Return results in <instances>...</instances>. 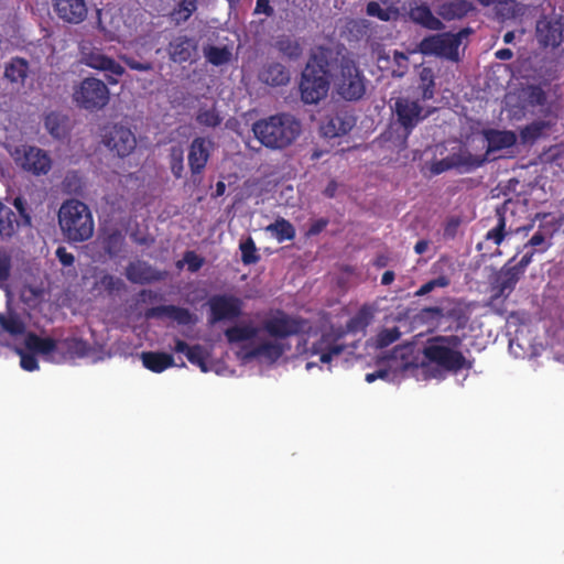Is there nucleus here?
<instances>
[{
    "instance_id": "f257e3e1",
    "label": "nucleus",
    "mask_w": 564,
    "mask_h": 564,
    "mask_svg": "<svg viewBox=\"0 0 564 564\" xmlns=\"http://www.w3.org/2000/svg\"><path fill=\"white\" fill-rule=\"evenodd\" d=\"M336 63L337 48L317 46L312 51L300 82L301 99L304 104L316 105L327 97Z\"/></svg>"
},
{
    "instance_id": "f03ea898",
    "label": "nucleus",
    "mask_w": 564,
    "mask_h": 564,
    "mask_svg": "<svg viewBox=\"0 0 564 564\" xmlns=\"http://www.w3.org/2000/svg\"><path fill=\"white\" fill-rule=\"evenodd\" d=\"M302 124L293 115L281 112L259 119L252 124V132L261 145L271 150L290 147L301 134Z\"/></svg>"
},
{
    "instance_id": "7ed1b4c3",
    "label": "nucleus",
    "mask_w": 564,
    "mask_h": 564,
    "mask_svg": "<svg viewBox=\"0 0 564 564\" xmlns=\"http://www.w3.org/2000/svg\"><path fill=\"white\" fill-rule=\"evenodd\" d=\"M462 343L457 335L434 336L424 346L423 356L430 364L448 372L456 373L463 369H470L471 362L459 350Z\"/></svg>"
},
{
    "instance_id": "20e7f679",
    "label": "nucleus",
    "mask_w": 564,
    "mask_h": 564,
    "mask_svg": "<svg viewBox=\"0 0 564 564\" xmlns=\"http://www.w3.org/2000/svg\"><path fill=\"white\" fill-rule=\"evenodd\" d=\"M58 224L65 238L70 242H83L94 235V219L89 207L78 200L64 202L58 212Z\"/></svg>"
},
{
    "instance_id": "39448f33",
    "label": "nucleus",
    "mask_w": 564,
    "mask_h": 564,
    "mask_svg": "<svg viewBox=\"0 0 564 564\" xmlns=\"http://www.w3.org/2000/svg\"><path fill=\"white\" fill-rule=\"evenodd\" d=\"M332 80L336 94L347 101H357L366 94V78L359 67L337 48L336 72Z\"/></svg>"
},
{
    "instance_id": "423d86ee",
    "label": "nucleus",
    "mask_w": 564,
    "mask_h": 564,
    "mask_svg": "<svg viewBox=\"0 0 564 564\" xmlns=\"http://www.w3.org/2000/svg\"><path fill=\"white\" fill-rule=\"evenodd\" d=\"M471 33V29L464 28L457 33L443 32L431 34L421 40L416 51L424 56H436L457 62L458 48L464 37Z\"/></svg>"
},
{
    "instance_id": "0eeeda50",
    "label": "nucleus",
    "mask_w": 564,
    "mask_h": 564,
    "mask_svg": "<svg viewBox=\"0 0 564 564\" xmlns=\"http://www.w3.org/2000/svg\"><path fill=\"white\" fill-rule=\"evenodd\" d=\"M535 37L541 47L549 50L557 64H564V18L542 17L536 22Z\"/></svg>"
},
{
    "instance_id": "6e6552de",
    "label": "nucleus",
    "mask_w": 564,
    "mask_h": 564,
    "mask_svg": "<svg viewBox=\"0 0 564 564\" xmlns=\"http://www.w3.org/2000/svg\"><path fill=\"white\" fill-rule=\"evenodd\" d=\"M72 98L78 108L94 112L109 104L110 90L101 79L86 77L74 86Z\"/></svg>"
},
{
    "instance_id": "1a4fd4ad",
    "label": "nucleus",
    "mask_w": 564,
    "mask_h": 564,
    "mask_svg": "<svg viewBox=\"0 0 564 564\" xmlns=\"http://www.w3.org/2000/svg\"><path fill=\"white\" fill-rule=\"evenodd\" d=\"M208 324L216 325L224 321H235L242 314V300L231 294H215L207 301Z\"/></svg>"
},
{
    "instance_id": "9d476101",
    "label": "nucleus",
    "mask_w": 564,
    "mask_h": 564,
    "mask_svg": "<svg viewBox=\"0 0 564 564\" xmlns=\"http://www.w3.org/2000/svg\"><path fill=\"white\" fill-rule=\"evenodd\" d=\"M80 62L93 69L104 72L109 85H117L126 69L115 58L106 55L101 48H83Z\"/></svg>"
},
{
    "instance_id": "9b49d317",
    "label": "nucleus",
    "mask_w": 564,
    "mask_h": 564,
    "mask_svg": "<svg viewBox=\"0 0 564 564\" xmlns=\"http://www.w3.org/2000/svg\"><path fill=\"white\" fill-rule=\"evenodd\" d=\"M305 325V319L278 311L262 323V328L269 336L284 339L304 332Z\"/></svg>"
},
{
    "instance_id": "f8f14e48",
    "label": "nucleus",
    "mask_w": 564,
    "mask_h": 564,
    "mask_svg": "<svg viewBox=\"0 0 564 564\" xmlns=\"http://www.w3.org/2000/svg\"><path fill=\"white\" fill-rule=\"evenodd\" d=\"M213 150L214 141L209 138L195 137L192 140L188 147L187 162L194 184L200 183L202 174L206 169Z\"/></svg>"
},
{
    "instance_id": "ddd939ff",
    "label": "nucleus",
    "mask_w": 564,
    "mask_h": 564,
    "mask_svg": "<svg viewBox=\"0 0 564 564\" xmlns=\"http://www.w3.org/2000/svg\"><path fill=\"white\" fill-rule=\"evenodd\" d=\"M393 109L398 122L404 129L405 138L409 137L417 123L425 118V115H422L423 108L419 100L399 97L395 99Z\"/></svg>"
},
{
    "instance_id": "4468645a",
    "label": "nucleus",
    "mask_w": 564,
    "mask_h": 564,
    "mask_svg": "<svg viewBox=\"0 0 564 564\" xmlns=\"http://www.w3.org/2000/svg\"><path fill=\"white\" fill-rule=\"evenodd\" d=\"M104 142L120 158L128 156L137 147L133 132L129 128L118 124L112 126L104 135Z\"/></svg>"
},
{
    "instance_id": "2eb2a0df",
    "label": "nucleus",
    "mask_w": 564,
    "mask_h": 564,
    "mask_svg": "<svg viewBox=\"0 0 564 564\" xmlns=\"http://www.w3.org/2000/svg\"><path fill=\"white\" fill-rule=\"evenodd\" d=\"M15 161L24 171L34 175L47 174L52 166L48 154L36 147H24Z\"/></svg>"
},
{
    "instance_id": "dca6fc26",
    "label": "nucleus",
    "mask_w": 564,
    "mask_h": 564,
    "mask_svg": "<svg viewBox=\"0 0 564 564\" xmlns=\"http://www.w3.org/2000/svg\"><path fill=\"white\" fill-rule=\"evenodd\" d=\"M481 135L487 142L486 152L484 155L489 156L498 151L513 148L517 144V133L512 130H499L495 128H487L481 131Z\"/></svg>"
},
{
    "instance_id": "f3484780",
    "label": "nucleus",
    "mask_w": 564,
    "mask_h": 564,
    "mask_svg": "<svg viewBox=\"0 0 564 564\" xmlns=\"http://www.w3.org/2000/svg\"><path fill=\"white\" fill-rule=\"evenodd\" d=\"M197 50V41L187 35L175 36L167 46L171 61L177 64L195 61Z\"/></svg>"
},
{
    "instance_id": "a211bd4d",
    "label": "nucleus",
    "mask_w": 564,
    "mask_h": 564,
    "mask_svg": "<svg viewBox=\"0 0 564 564\" xmlns=\"http://www.w3.org/2000/svg\"><path fill=\"white\" fill-rule=\"evenodd\" d=\"M147 318H170L178 325H192L197 322L196 316L185 307L176 305H159L145 311Z\"/></svg>"
},
{
    "instance_id": "6ab92c4d",
    "label": "nucleus",
    "mask_w": 564,
    "mask_h": 564,
    "mask_svg": "<svg viewBox=\"0 0 564 564\" xmlns=\"http://www.w3.org/2000/svg\"><path fill=\"white\" fill-rule=\"evenodd\" d=\"M53 7L57 17L70 24H79L87 17L85 0H53Z\"/></svg>"
},
{
    "instance_id": "aec40b11",
    "label": "nucleus",
    "mask_w": 564,
    "mask_h": 564,
    "mask_svg": "<svg viewBox=\"0 0 564 564\" xmlns=\"http://www.w3.org/2000/svg\"><path fill=\"white\" fill-rule=\"evenodd\" d=\"M509 263L510 261L501 268L492 282L494 299H507L516 289L517 283L522 276L519 271H516Z\"/></svg>"
},
{
    "instance_id": "412c9836",
    "label": "nucleus",
    "mask_w": 564,
    "mask_h": 564,
    "mask_svg": "<svg viewBox=\"0 0 564 564\" xmlns=\"http://www.w3.org/2000/svg\"><path fill=\"white\" fill-rule=\"evenodd\" d=\"M355 126V118L346 111L329 116L322 124L321 130L325 138H336L347 134Z\"/></svg>"
},
{
    "instance_id": "4be33fe9",
    "label": "nucleus",
    "mask_w": 564,
    "mask_h": 564,
    "mask_svg": "<svg viewBox=\"0 0 564 564\" xmlns=\"http://www.w3.org/2000/svg\"><path fill=\"white\" fill-rule=\"evenodd\" d=\"M126 278L135 284H147L161 280V273L142 260L131 261L126 267Z\"/></svg>"
},
{
    "instance_id": "5701e85b",
    "label": "nucleus",
    "mask_w": 564,
    "mask_h": 564,
    "mask_svg": "<svg viewBox=\"0 0 564 564\" xmlns=\"http://www.w3.org/2000/svg\"><path fill=\"white\" fill-rule=\"evenodd\" d=\"M258 78L271 87L285 86L290 82V72L283 64L271 62L260 68Z\"/></svg>"
},
{
    "instance_id": "b1692460",
    "label": "nucleus",
    "mask_w": 564,
    "mask_h": 564,
    "mask_svg": "<svg viewBox=\"0 0 564 564\" xmlns=\"http://www.w3.org/2000/svg\"><path fill=\"white\" fill-rule=\"evenodd\" d=\"M345 349L343 344H338V337L327 333L312 345V354L319 355L323 364H329L334 356L340 355Z\"/></svg>"
},
{
    "instance_id": "393cba45",
    "label": "nucleus",
    "mask_w": 564,
    "mask_h": 564,
    "mask_svg": "<svg viewBox=\"0 0 564 564\" xmlns=\"http://www.w3.org/2000/svg\"><path fill=\"white\" fill-rule=\"evenodd\" d=\"M409 18L413 23L431 31H442L445 28L441 19L435 17L425 3L411 7Z\"/></svg>"
},
{
    "instance_id": "a878e982",
    "label": "nucleus",
    "mask_w": 564,
    "mask_h": 564,
    "mask_svg": "<svg viewBox=\"0 0 564 564\" xmlns=\"http://www.w3.org/2000/svg\"><path fill=\"white\" fill-rule=\"evenodd\" d=\"M91 352L89 343L80 337L70 336L58 340V354L64 359L85 358Z\"/></svg>"
},
{
    "instance_id": "bb28decb",
    "label": "nucleus",
    "mask_w": 564,
    "mask_h": 564,
    "mask_svg": "<svg viewBox=\"0 0 564 564\" xmlns=\"http://www.w3.org/2000/svg\"><path fill=\"white\" fill-rule=\"evenodd\" d=\"M175 352H182L185 354L187 360L192 364L197 366L203 372L208 371V365H207V358L208 352L199 344L189 346L186 341L182 339H175V346H174Z\"/></svg>"
},
{
    "instance_id": "cd10ccee",
    "label": "nucleus",
    "mask_w": 564,
    "mask_h": 564,
    "mask_svg": "<svg viewBox=\"0 0 564 564\" xmlns=\"http://www.w3.org/2000/svg\"><path fill=\"white\" fill-rule=\"evenodd\" d=\"M44 128L52 138L63 140L70 131L69 118L61 111H51L44 117Z\"/></svg>"
},
{
    "instance_id": "c85d7f7f",
    "label": "nucleus",
    "mask_w": 564,
    "mask_h": 564,
    "mask_svg": "<svg viewBox=\"0 0 564 564\" xmlns=\"http://www.w3.org/2000/svg\"><path fill=\"white\" fill-rule=\"evenodd\" d=\"M474 9L468 0H446L437 6V15L445 21L460 20Z\"/></svg>"
},
{
    "instance_id": "c756f323",
    "label": "nucleus",
    "mask_w": 564,
    "mask_h": 564,
    "mask_svg": "<svg viewBox=\"0 0 564 564\" xmlns=\"http://www.w3.org/2000/svg\"><path fill=\"white\" fill-rule=\"evenodd\" d=\"M454 169L460 172H471L485 165L490 159L487 155H475L464 148H459L457 152L451 153Z\"/></svg>"
},
{
    "instance_id": "7c9ffc66",
    "label": "nucleus",
    "mask_w": 564,
    "mask_h": 564,
    "mask_svg": "<svg viewBox=\"0 0 564 564\" xmlns=\"http://www.w3.org/2000/svg\"><path fill=\"white\" fill-rule=\"evenodd\" d=\"M30 73V65L25 58L12 57L4 67V78L11 84L23 86Z\"/></svg>"
},
{
    "instance_id": "2f4dec72",
    "label": "nucleus",
    "mask_w": 564,
    "mask_h": 564,
    "mask_svg": "<svg viewBox=\"0 0 564 564\" xmlns=\"http://www.w3.org/2000/svg\"><path fill=\"white\" fill-rule=\"evenodd\" d=\"M24 344L32 352L41 355L58 352V340L52 337H41L34 333H29L25 337Z\"/></svg>"
},
{
    "instance_id": "473e14b6",
    "label": "nucleus",
    "mask_w": 564,
    "mask_h": 564,
    "mask_svg": "<svg viewBox=\"0 0 564 564\" xmlns=\"http://www.w3.org/2000/svg\"><path fill=\"white\" fill-rule=\"evenodd\" d=\"M285 346L278 341H263L246 354L247 359L264 357L274 362L282 357Z\"/></svg>"
},
{
    "instance_id": "72a5a7b5",
    "label": "nucleus",
    "mask_w": 564,
    "mask_h": 564,
    "mask_svg": "<svg viewBox=\"0 0 564 564\" xmlns=\"http://www.w3.org/2000/svg\"><path fill=\"white\" fill-rule=\"evenodd\" d=\"M20 227V221L15 212L0 202V239H10Z\"/></svg>"
},
{
    "instance_id": "f704fd0d",
    "label": "nucleus",
    "mask_w": 564,
    "mask_h": 564,
    "mask_svg": "<svg viewBox=\"0 0 564 564\" xmlns=\"http://www.w3.org/2000/svg\"><path fill=\"white\" fill-rule=\"evenodd\" d=\"M143 366L160 373L174 365V358L167 352L147 351L141 355Z\"/></svg>"
},
{
    "instance_id": "c9c22d12",
    "label": "nucleus",
    "mask_w": 564,
    "mask_h": 564,
    "mask_svg": "<svg viewBox=\"0 0 564 564\" xmlns=\"http://www.w3.org/2000/svg\"><path fill=\"white\" fill-rule=\"evenodd\" d=\"M259 333V328L251 325H235L225 330V337L229 344H237L253 339Z\"/></svg>"
},
{
    "instance_id": "e433bc0d",
    "label": "nucleus",
    "mask_w": 564,
    "mask_h": 564,
    "mask_svg": "<svg viewBox=\"0 0 564 564\" xmlns=\"http://www.w3.org/2000/svg\"><path fill=\"white\" fill-rule=\"evenodd\" d=\"M265 230L270 232L279 242L293 240L296 231L294 226L283 217H279L274 223L268 225Z\"/></svg>"
},
{
    "instance_id": "4c0bfd02",
    "label": "nucleus",
    "mask_w": 564,
    "mask_h": 564,
    "mask_svg": "<svg viewBox=\"0 0 564 564\" xmlns=\"http://www.w3.org/2000/svg\"><path fill=\"white\" fill-rule=\"evenodd\" d=\"M372 318H373L372 310L369 306L364 305L347 322V324H346L347 333L357 334L359 332H365V329L371 323Z\"/></svg>"
},
{
    "instance_id": "58836bf2",
    "label": "nucleus",
    "mask_w": 564,
    "mask_h": 564,
    "mask_svg": "<svg viewBox=\"0 0 564 564\" xmlns=\"http://www.w3.org/2000/svg\"><path fill=\"white\" fill-rule=\"evenodd\" d=\"M197 10V0H178L170 13L171 20L180 25L189 20Z\"/></svg>"
},
{
    "instance_id": "ea45409f",
    "label": "nucleus",
    "mask_w": 564,
    "mask_h": 564,
    "mask_svg": "<svg viewBox=\"0 0 564 564\" xmlns=\"http://www.w3.org/2000/svg\"><path fill=\"white\" fill-rule=\"evenodd\" d=\"M506 212L503 207L496 208L497 224L494 228L487 231L485 239L487 241L494 242L496 246H500L503 241L507 231H506Z\"/></svg>"
},
{
    "instance_id": "a19ab883",
    "label": "nucleus",
    "mask_w": 564,
    "mask_h": 564,
    "mask_svg": "<svg viewBox=\"0 0 564 564\" xmlns=\"http://www.w3.org/2000/svg\"><path fill=\"white\" fill-rule=\"evenodd\" d=\"M204 55L206 59L214 66H221L227 64L231 58V52L227 46L218 47L208 45L204 47Z\"/></svg>"
},
{
    "instance_id": "79ce46f5",
    "label": "nucleus",
    "mask_w": 564,
    "mask_h": 564,
    "mask_svg": "<svg viewBox=\"0 0 564 564\" xmlns=\"http://www.w3.org/2000/svg\"><path fill=\"white\" fill-rule=\"evenodd\" d=\"M169 165L175 178L184 176V150L181 145H173L169 150Z\"/></svg>"
},
{
    "instance_id": "37998d69",
    "label": "nucleus",
    "mask_w": 564,
    "mask_h": 564,
    "mask_svg": "<svg viewBox=\"0 0 564 564\" xmlns=\"http://www.w3.org/2000/svg\"><path fill=\"white\" fill-rule=\"evenodd\" d=\"M366 13L383 22L395 20L399 15L398 9L392 7L382 8L377 1L367 3Z\"/></svg>"
},
{
    "instance_id": "c03bdc74",
    "label": "nucleus",
    "mask_w": 564,
    "mask_h": 564,
    "mask_svg": "<svg viewBox=\"0 0 564 564\" xmlns=\"http://www.w3.org/2000/svg\"><path fill=\"white\" fill-rule=\"evenodd\" d=\"M523 100L531 107L543 106L546 102V94L539 85H529L522 90Z\"/></svg>"
},
{
    "instance_id": "a18cd8bd",
    "label": "nucleus",
    "mask_w": 564,
    "mask_h": 564,
    "mask_svg": "<svg viewBox=\"0 0 564 564\" xmlns=\"http://www.w3.org/2000/svg\"><path fill=\"white\" fill-rule=\"evenodd\" d=\"M546 128L547 123L542 120L533 121L530 124H527L520 130V138L522 143L534 142L543 134Z\"/></svg>"
},
{
    "instance_id": "49530a36",
    "label": "nucleus",
    "mask_w": 564,
    "mask_h": 564,
    "mask_svg": "<svg viewBox=\"0 0 564 564\" xmlns=\"http://www.w3.org/2000/svg\"><path fill=\"white\" fill-rule=\"evenodd\" d=\"M100 289H102L105 292H107L109 295H112L115 293H118L122 290H124L126 284L122 279L111 275L109 273L102 274L97 283Z\"/></svg>"
},
{
    "instance_id": "de8ad7c7",
    "label": "nucleus",
    "mask_w": 564,
    "mask_h": 564,
    "mask_svg": "<svg viewBox=\"0 0 564 564\" xmlns=\"http://www.w3.org/2000/svg\"><path fill=\"white\" fill-rule=\"evenodd\" d=\"M239 249L241 251V261L243 264L250 265L259 262L260 256L251 237H248L246 240L241 241Z\"/></svg>"
},
{
    "instance_id": "09e8293b",
    "label": "nucleus",
    "mask_w": 564,
    "mask_h": 564,
    "mask_svg": "<svg viewBox=\"0 0 564 564\" xmlns=\"http://www.w3.org/2000/svg\"><path fill=\"white\" fill-rule=\"evenodd\" d=\"M123 243V237L118 230H113L112 232L108 234L104 241L102 247L107 254L110 257H117L122 249Z\"/></svg>"
},
{
    "instance_id": "8fccbe9b",
    "label": "nucleus",
    "mask_w": 564,
    "mask_h": 564,
    "mask_svg": "<svg viewBox=\"0 0 564 564\" xmlns=\"http://www.w3.org/2000/svg\"><path fill=\"white\" fill-rule=\"evenodd\" d=\"M196 121L200 126L208 127V128H216L221 123L223 118L219 116L218 111L215 108H212V109L200 108L197 111Z\"/></svg>"
},
{
    "instance_id": "3c124183",
    "label": "nucleus",
    "mask_w": 564,
    "mask_h": 564,
    "mask_svg": "<svg viewBox=\"0 0 564 564\" xmlns=\"http://www.w3.org/2000/svg\"><path fill=\"white\" fill-rule=\"evenodd\" d=\"M1 327L10 335L18 336L25 332V325L17 316H0Z\"/></svg>"
},
{
    "instance_id": "603ef678",
    "label": "nucleus",
    "mask_w": 564,
    "mask_h": 564,
    "mask_svg": "<svg viewBox=\"0 0 564 564\" xmlns=\"http://www.w3.org/2000/svg\"><path fill=\"white\" fill-rule=\"evenodd\" d=\"M276 47L282 54L290 58H297L302 52L300 44L286 36L276 42Z\"/></svg>"
},
{
    "instance_id": "864d4df0",
    "label": "nucleus",
    "mask_w": 564,
    "mask_h": 564,
    "mask_svg": "<svg viewBox=\"0 0 564 564\" xmlns=\"http://www.w3.org/2000/svg\"><path fill=\"white\" fill-rule=\"evenodd\" d=\"M552 246L550 240L542 230L535 231L532 237L524 243V248H533L535 252L543 253Z\"/></svg>"
},
{
    "instance_id": "5fc2aeb1",
    "label": "nucleus",
    "mask_w": 564,
    "mask_h": 564,
    "mask_svg": "<svg viewBox=\"0 0 564 564\" xmlns=\"http://www.w3.org/2000/svg\"><path fill=\"white\" fill-rule=\"evenodd\" d=\"M451 284V280L446 275H440L436 279H432L426 283L422 284L415 292V296H424L435 290L436 288H447Z\"/></svg>"
},
{
    "instance_id": "6e6d98bb",
    "label": "nucleus",
    "mask_w": 564,
    "mask_h": 564,
    "mask_svg": "<svg viewBox=\"0 0 564 564\" xmlns=\"http://www.w3.org/2000/svg\"><path fill=\"white\" fill-rule=\"evenodd\" d=\"M400 335L401 334L397 327L386 328L378 334L377 344L381 348L387 347L397 341Z\"/></svg>"
},
{
    "instance_id": "4d7b16f0",
    "label": "nucleus",
    "mask_w": 564,
    "mask_h": 564,
    "mask_svg": "<svg viewBox=\"0 0 564 564\" xmlns=\"http://www.w3.org/2000/svg\"><path fill=\"white\" fill-rule=\"evenodd\" d=\"M120 59L131 69L139 72H150L153 69V64L150 62H139L128 55H120Z\"/></svg>"
},
{
    "instance_id": "13d9d810",
    "label": "nucleus",
    "mask_w": 564,
    "mask_h": 564,
    "mask_svg": "<svg viewBox=\"0 0 564 564\" xmlns=\"http://www.w3.org/2000/svg\"><path fill=\"white\" fill-rule=\"evenodd\" d=\"M20 355V366L22 369L26 371H35L39 369V361L33 354L24 352L23 350H19Z\"/></svg>"
},
{
    "instance_id": "bf43d9fd",
    "label": "nucleus",
    "mask_w": 564,
    "mask_h": 564,
    "mask_svg": "<svg viewBox=\"0 0 564 564\" xmlns=\"http://www.w3.org/2000/svg\"><path fill=\"white\" fill-rule=\"evenodd\" d=\"M13 205H14V207L17 208V210L19 213L18 218H19V221H20V227L21 226H30L31 225V217H30V215L26 212L24 199L21 198V197H15L14 200H13Z\"/></svg>"
},
{
    "instance_id": "052dcab7",
    "label": "nucleus",
    "mask_w": 564,
    "mask_h": 564,
    "mask_svg": "<svg viewBox=\"0 0 564 564\" xmlns=\"http://www.w3.org/2000/svg\"><path fill=\"white\" fill-rule=\"evenodd\" d=\"M184 261L187 263L188 271L191 272H197L204 263V259L194 251H186L184 253Z\"/></svg>"
},
{
    "instance_id": "680f3d73",
    "label": "nucleus",
    "mask_w": 564,
    "mask_h": 564,
    "mask_svg": "<svg viewBox=\"0 0 564 564\" xmlns=\"http://www.w3.org/2000/svg\"><path fill=\"white\" fill-rule=\"evenodd\" d=\"M11 268V257L7 252H0V282L10 278Z\"/></svg>"
},
{
    "instance_id": "e2e57ef3",
    "label": "nucleus",
    "mask_w": 564,
    "mask_h": 564,
    "mask_svg": "<svg viewBox=\"0 0 564 564\" xmlns=\"http://www.w3.org/2000/svg\"><path fill=\"white\" fill-rule=\"evenodd\" d=\"M454 169L453 161L451 154L442 160L434 162L431 166V171L433 174L438 175L448 170Z\"/></svg>"
},
{
    "instance_id": "0e129e2a",
    "label": "nucleus",
    "mask_w": 564,
    "mask_h": 564,
    "mask_svg": "<svg viewBox=\"0 0 564 564\" xmlns=\"http://www.w3.org/2000/svg\"><path fill=\"white\" fill-rule=\"evenodd\" d=\"M55 254L64 267H70L75 262V257L73 253L68 252L65 247H58Z\"/></svg>"
},
{
    "instance_id": "69168bd1",
    "label": "nucleus",
    "mask_w": 564,
    "mask_h": 564,
    "mask_svg": "<svg viewBox=\"0 0 564 564\" xmlns=\"http://www.w3.org/2000/svg\"><path fill=\"white\" fill-rule=\"evenodd\" d=\"M328 223L329 221H328L327 218H319V219L314 220L311 224L306 235L308 237H313V236L319 235L327 227Z\"/></svg>"
},
{
    "instance_id": "338daca9",
    "label": "nucleus",
    "mask_w": 564,
    "mask_h": 564,
    "mask_svg": "<svg viewBox=\"0 0 564 564\" xmlns=\"http://www.w3.org/2000/svg\"><path fill=\"white\" fill-rule=\"evenodd\" d=\"M253 13L272 17L274 14V9L270 4V0H257Z\"/></svg>"
},
{
    "instance_id": "774afa93",
    "label": "nucleus",
    "mask_w": 564,
    "mask_h": 564,
    "mask_svg": "<svg viewBox=\"0 0 564 564\" xmlns=\"http://www.w3.org/2000/svg\"><path fill=\"white\" fill-rule=\"evenodd\" d=\"M534 253H535L534 250L528 251L525 254H523V257L520 259V261L517 264L512 265V268L516 271H519V273L521 275H523L527 267L532 262Z\"/></svg>"
}]
</instances>
